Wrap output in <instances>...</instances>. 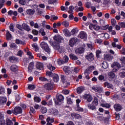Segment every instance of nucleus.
<instances>
[{
  "label": "nucleus",
  "instance_id": "f257e3e1",
  "mask_svg": "<svg viewBox=\"0 0 125 125\" xmlns=\"http://www.w3.org/2000/svg\"><path fill=\"white\" fill-rule=\"evenodd\" d=\"M40 46L42 49H43V50L46 52V54L47 55H50V53L51 52V49H50V48H49V46H48V44L47 43L43 42H42L40 43Z\"/></svg>",
  "mask_w": 125,
  "mask_h": 125
},
{
  "label": "nucleus",
  "instance_id": "f03ea898",
  "mask_svg": "<svg viewBox=\"0 0 125 125\" xmlns=\"http://www.w3.org/2000/svg\"><path fill=\"white\" fill-rule=\"evenodd\" d=\"M97 105H98V98L95 97L92 104L87 105L88 109L92 111H96V106Z\"/></svg>",
  "mask_w": 125,
  "mask_h": 125
},
{
  "label": "nucleus",
  "instance_id": "7ed1b4c3",
  "mask_svg": "<svg viewBox=\"0 0 125 125\" xmlns=\"http://www.w3.org/2000/svg\"><path fill=\"white\" fill-rule=\"evenodd\" d=\"M55 104L56 105H60V103L64 101V96L61 94H57L56 95V99L54 98L53 99Z\"/></svg>",
  "mask_w": 125,
  "mask_h": 125
},
{
  "label": "nucleus",
  "instance_id": "20e7f679",
  "mask_svg": "<svg viewBox=\"0 0 125 125\" xmlns=\"http://www.w3.org/2000/svg\"><path fill=\"white\" fill-rule=\"evenodd\" d=\"M23 113V110L20 106H16L13 109V114L17 116L19 114H22Z\"/></svg>",
  "mask_w": 125,
  "mask_h": 125
},
{
  "label": "nucleus",
  "instance_id": "39448f33",
  "mask_svg": "<svg viewBox=\"0 0 125 125\" xmlns=\"http://www.w3.org/2000/svg\"><path fill=\"white\" fill-rule=\"evenodd\" d=\"M112 68H113V72L115 73H117L119 70V69L121 68V65L119 62H113V63L111 65Z\"/></svg>",
  "mask_w": 125,
  "mask_h": 125
},
{
  "label": "nucleus",
  "instance_id": "423d86ee",
  "mask_svg": "<svg viewBox=\"0 0 125 125\" xmlns=\"http://www.w3.org/2000/svg\"><path fill=\"white\" fill-rule=\"evenodd\" d=\"M54 86V84L52 83H46L44 87L46 90H48V91L50 90H52L53 89V87Z\"/></svg>",
  "mask_w": 125,
  "mask_h": 125
},
{
  "label": "nucleus",
  "instance_id": "0eeeda50",
  "mask_svg": "<svg viewBox=\"0 0 125 125\" xmlns=\"http://www.w3.org/2000/svg\"><path fill=\"white\" fill-rule=\"evenodd\" d=\"M53 39L54 41H55L57 42H58L59 43H61L62 42V41L64 40V39H63V37L60 35H55L53 37Z\"/></svg>",
  "mask_w": 125,
  "mask_h": 125
},
{
  "label": "nucleus",
  "instance_id": "6e6552de",
  "mask_svg": "<svg viewBox=\"0 0 125 125\" xmlns=\"http://www.w3.org/2000/svg\"><path fill=\"white\" fill-rule=\"evenodd\" d=\"M113 108L116 112H120L123 109V105L120 104H115L113 105Z\"/></svg>",
  "mask_w": 125,
  "mask_h": 125
},
{
  "label": "nucleus",
  "instance_id": "1a4fd4ad",
  "mask_svg": "<svg viewBox=\"0 0 125 125\" xmlns=\"http://www.w3.org/2000/svg\"><path fill=\"white\" fill-rule=\"evenodd\" d=\"M85 58L89 62H91V61L94 60V55L92 53H90L85 56Z\"/></svg>",
  "mask_w": 125,
  "mask_h": 125
},
{
  "label": "nucleus",
  "instance_id": "9d476101",
  "mask_svg": "<svg viewBox=\"0 0 125 125\" xmlns=\"http://www.w3.org/2000/svg\"><path fill=\"white\" fill-rule=\"evenodd\" d=\"M49 43L56 49L60 46V43H58V42H57L56 41L52 42L50 40L49 41Z\"/></svg>",
  "mask_w": 125,
  "mask_h": 125
},
{
  "label": "nucleus",
  "instance_id": "9b49d317",
  "mask_svg": "<svg viewBox=\"0 0 125 125\" xmlns=\"http://www.w3.org/2000/svg\"><path fill=\"white\" fill-rule=\"evenodd\" d=\"M8 59L11 63H18L19 62L18 58L13 56H10Z\"/></svg>",
  "mask_w": 125,
  "mask_h": 125
},
{
  "label": "nucleus",
  "instance_id": "f8f14e48",
  "mask_svg": "<svg viewBox=\"0 0 125 125\" xmlns=\"http://www.w3.org/2000/svg\"><path fill=\"white\" fill-rule=\"evenodd\" d=\"M89 27L90 30H92V29H94L95 31H99L100 30V27L97 24L90 23Z\"/></svg>",
  "mask_w": 125,
  "mask_h": 125
},
{
  "label": "nucleus",
  "instance_id": "ddd939ff",
  "mask_svg": "<svg viewBox=\"0 0 125 125\" xmlns=\"http://www.w3.org/2000/svg\"><path fill=\"white\" fill-rule=\"evenodd\" d=\"M71 118L73 119H75V120H80V119H82V116L79 114L73 112L71 114Z\"/></svg>",
  "mask_w": 125,
  "mask_h": 125
},
{
  "label": "nucleus",
  "instance_id": "4468645a",
  "mask_svg": "<svg viewBox=\"0 0 125 125\" xmlns=\"http://www.w3.org/2000/svg\"><path fill=\"white\" fill-rule=\"evenodd\" d=\"M77 42H78V39L75 38H72L69 41V45H70L71 47H73L76 43H77Z\"/></svg>",
  "mask_w": 125,
  "mask_h": 125
},
{
  "label": "nucleus",
  "instance_id": "2eb2a0df",
  "mask_svg": "<svg viewBox=\"0 0 125 125\" xmlns=\"http://www.w3.org/2000/svg\"><path fill=\"white\" fill-rule=\"evenodd\" d=\"M83 52H84V48L83 46L80 47L75 50V53L76 54H82Z\"/></svg>",
  "mask_w": 125,
  "mask_h": 125
},
{
  "label": "nucleus",
  "instance_id": "dca6fc26",
  "mask_svg": "<svg viewBox=\"0 0 125 125\" xmlns=\"http://www.w3.org/2000/svg\"><path fill=\"white\" fill-rule=\"evenodd\" d=\"M83 99L87 100L88 102H91L92 101V96L89 94H86L83 95Z\"/></svg>",
  "mask_w": 125,
  "mask_h": 125
},
{
  "label": "nucleus",
  "instance_id": "f3484780",
  "mask_svg": "<svg viewBox=\"0 0 125 125\" xmlns=\"http://www.w3.org/2000/svg\"><path fill=\"white\" fill-rule=\"evenodd\" d=\"M34 66H35V63L33 62H30L28 67V72L29 73H31L33 72V70H34Z\"/></svg>",
  "mask_w": 125,
  "mask_h": 125
},
{
  "label": "nucleus",
  "instance_id": "a211bd4d",
  "mask_svg": "<svg viewBox=\"0 0 125 125\" xmlns=\"http://www.w3.org/2000/svg\"><path fill=\"white\" fill-rule=\"evenodd\" d=\"M79 37L80 39H86L87 38V34L84 31H81L79 34Z\"/></svg>",
  "mask_w": 125,
  "mask_h": 125
},
{
  "label": "nucleus",
  "instance_id": "6ab92c4d",
  "mask_svg": "<svg viewBox=\"0 0 125 125\" xmlns=\"http://www.w3.org/2000/svg\"><path fill=\"white\" fill-rule=\"evenodd\" d=\"M35 12L36 11H35V9H27L26 10V14L27 15H29V16H32L35 14Z\"/></svg>",
  "mask_w": 125,
  "mask_h": 125
},
{
  "label": "nucleus",
  "instance_id": "aec40b11",
  "mask_svg": "<svg viewBox=\"0 0 125 125\" xmlns=\"http://www.w3.org/2000/svg\"><path fill=\"white\" fill-rule=\"evenodd\" d=\"M10 70H11L13 73H16V72L18 71V66L16 64H13L10 66Z\"/></svg>",
  "mask_w": 125,
  "mask_h": 125
},
{
  "label": "nucleus",
  "instance_id": "412c9836",
  "mask_svg": "<svg viewBox=\"0 0 125 125\" xmlns=\"http://www.w3.org/2000/svg\"><path fill=\"white\" fill-rule=\"evenodd\" d=\"M52 78L55 83H58L59 82V76L58 74L54 73Z\"/></svg>",
  "mask_w": 125,
  "mask_h": 125
},
{
  "label": "nucleus",
  "instance_id": "4be33fe9",
  "mask_svg": "<svg viewBox=\"0 0 125 125\" xmlns=\"http://www.w3.org/2000/svg\"><path fill=\"white\" fill-rule=\"evenodd\" d=\"M113 71V70L112 71L108 72V78L109 79H110V80H114V79L116 78V74Z\"/></svg>",
  "mask_w": 125,
  "mask_h": 125
},
{
  "label": "nucleus",
  "instance_id": "5701e85b",
  "mask_svg": "<svg viewBox=\"0 0 125 125\" xmlns=\"http://www.w3.org/2000/svg\"><path fill=\"white\" fill-rule=\"evenodd\" d=\"M36 68L39 70H42L43 69V63L41 62H37L36 63Z\"/></svg>",
  "mask_w": 125,
  "mask_h": 125
},
{
  "label": "nucleus",
  "instance_id": "b1692460",
  "mask_svg": "<svg viewBox=\"0 0 125 125\" xmlns=\"http://www.w3.org/2000/svg\"><path fill=\"white\" fill-rule=\"evenodd\" d=\"M63 33L65 37H71V32H69L68 29L65 28L63 30Z\"/></svg>",
  "mask_w": 125,
  "mask_h": 125
},
{
  "label": "nucleus",
  "instance_id": "393cba45",
  "mask_svg": "<svg viewBox=\"0 0 125 125\" xmlns=\"http://www.w3.org/2000/svg\"><path fill=\"white\" fill-rule=\"evenodd\" d=\"M104 87H107V88L112 89L113 87V85L109 83L108 82H105L104 83Z\"/></svg>",
  "mask_w": 125,
  "mask_h": 125
},
{
  "label": "nucleus",
  "instance_id": "a878e982",
  "mask_svg": "<svg viewBox=\"0 0 125 125\" xmlns=\"http://www.w3.org/2000/svg\"><path fill=\"white\" fill-rule=\"evenodd\" d=\"M69 58L71 60H73V61H76V60H78V59H79V58H78L76 55L73 53L69 54Z\"/></svg>",
  "mask_w": 125,
  "mask_h": 125
},
{
  "label": "nucleus",
  "instance_id": "bb28decb",
  "mask_svg": "<svg viewBox=\"0 0 125 125\" xmlns=\"http://www.w3.org/2000/svg\"><path fill=\"white\" fill-rule=\"evenodd\" d=\"M22 28L25 30V31H27V32H30L31 29H30V27L28 25L27 23H23L22 24Z\"/></svg>",
  "mask_w": 125,
  "mask_h": 125
},
{
  "label": "nucleus",
  "instance_id": "cd10ccee",
  "mask_svg": "<svg viewBox=\"0 0 125 125\" xmlns=\"http://www.w3.org/2000/svg\"><path fill=\"white\" fill-rule=\"evenodd\" d=\"M32 46L34 49H35V51L36 52H39L40 48L39 47V45H38V44L36 43H34L32 44Z\"/></svg>",
  "mask_w": 125,
  "mask_h": 125
},
{
  "label": "nucleus",
  "instance_id": "c85d7f7f",
  "mask_svg": "<svg viewBox=\"0 0 125 125\" xmlns=\"http://www.w3.org/2000/svg\"><path fill=\"white\" fill-rule=\"evenodd\" d=\"M6 39L7 41H10L12 39V35L8 31L6 33Z\"/></svg>",
  "mask_w": 125,
  "mask_h": 125
},
{
  "label": "nucleus",
  "instance_id": "c756f323",
  "mask_svg": "<svg viewBox=\"0 0 125 125\" xmlns=\"http://www.w3.org/2000/svg\"><path fill=\"white\" fill-rule=\"evenodd\" d=\"M7 101V99L5 97H0V104H4L6 103Z\"/></svg>",
  "mask_w": 125,
  "mask_h": 125
},
{
  "label": "nucleus",
  "instance_id": "7c9ffc66",
  "mask_svg": "<svg viewBox=\"0 0 125 125\" xmlns=\"http://www.w3.org/2000/svg\"><path fill=\"white\" fill-rule=\"evenodd\" d=\"M60 76L62 83L63 84L65 83H66L67 79H66V76L63 74L60 75Z\"/></svg>",
  "mask_w": 125,
  "mask_h": 125
},
{
  "label": "nucleus",
  "instance_id": "2f4dec72",
  "mask_svg": "<svg viewBox=\"0 0 125 125\" xmlns=\"http://www.w3.org/2000/svg\"><path fill=\"white\" fill-rule=\"evenodd\" d=\"M84 90V87L83 86H80L77 88V92L78 94L82 93Z\"/></svg>",
  "mask_w": 125,
  "mask_h": 125
},
{
  "label": "nucleus",
  "instance_id": "473e14b6",
  "mask_svg": "<svg viewBox=\"0 0 125 125\" xmlns=\"http://www.w3.org/2000/svg\"><path fill=\"white\" fill-rule=\"evenodd\" d=\"M94 89L96 92H98L99 93H101L103 91V88L100 87H95Z\"/></svg>",
  "mask_w": 125,
  "mask_h": 125
},
{
  "label": "nucleus",
  "instance_id": "72a5a7b5",
  "mask_svg": "<svg viewBox=\"0 0 125 125\" xmlns=\"http://www.w3.org/2000/svg\"><path fill=\"white\" fill-rule=\"evenodd\" d=\"M104 59L105 60L110 61L113 59V56H112L111 55L107 54L104 56Z\"/></svg>",
  "mask_w": 125,
  "mask_h": 125
},
{
  "label": "nucleus",
  "instance_id": "f704fd0d",
  "mask_svg": "<svg viewBox=\"0 0 125 125\" xmlns=\"http://www.w3.org/2000/svg\"><path fill=\"white\" fill-rule=\"evenodd\" d=\"M57 50H58L59 52L60 53H63L64 51H65V49L64 48V47L63 46H59L57 49Z\"/></svg>",
  "mask_w": 125,
  "mask_h": 125
},
{
  "label": "nucleus",
  "instance_id": "c9c22d12",
  "mask_svg": "<svg viewBox=\"0 0 125 125\" xmlns=\"http://www.w3.org/2000/svg\"><path fill=\"white\" fill-rule=\"evenodd\" d=\"M51 112L53 115H55V116H57L58 115L59 112L58 111V110H57L56 108H52L51 110Z\"/></svg>",
  "mask_w": 125,
  "mask_h": 125
},
{
  "label": "nucleus",
  "instance_id": "e433bc0d",
  "mask_svg": "<svg viewBox=\"0 0 125 125\" xmlns=\"http://www.w3.org/2000/svg\"><path fill=\"white\" fill-rule=\"evenodd\" d=\"M78 32H79L78 28H73L70 32L71 36H72V35H76V34H78Z\"/></svg>",
  "mask_w": 125,
  "mask_h": 125
},
{
  "label": "nucleus",
  "instance_id": "4c0bfd02",
  "mask_svg": "<svg viewBox=\"0 0 125 125\" xmlns=\"http://www.w3.org/2000/svg\"><path fill=\"white\" fill-rule=\"evenodd\" d=\"M41 112L42 114H45L47 112V108L44 106H42L41 108Z\"/></svg>",
  "mask_w": 125,
  "mask_h": 125
},
{
  "label": "nucleus",
  "instance_id": "58836bf2",
  "mask_svg": "<svg viewBox=\"0 0 125 125\" xmlns=\"http://www.w3.org/2000/svg\"><path fill=\"white\" fill-rule=\"evenodd\" d=\"M46 121L47 123H54V118H51V117H48L47 118Z\"/></svg>",
  "mask_w": 125,
  "mask_h": 125
},
{
  "label": "nucleus",
  "instance_id": "ea45409f",
  "mask_svg": "<svg viewBox=\"0 0 125 125\" xmlns=\"http://www.w3.org/2000/svg\"><path fill=\"white\" fill-rule=\"evenodd\" d=\"M54 73H52L51 71H47L46 72V76L49 77V78H52L53 74Z\"/></svg>",
  "mask_w": 125,
  "mask_h": 125
},
{
  "label": "nucleus",
  "instance_id": "a19ab883",
  "mask_svg": "<svg viewBox=\"0 0 125 125\" xmlns=\"http://www.w3.org/2000/svg\"><path fill=\"white\" fill-rule=\"evenodd\" d=\"M4 93H5V89L2 86L0 85V95L4 94Z\"/></svg>",
  "mask_w": 125,
  "mask_h": 125
},
{
  "label": "nucleus",
  "instance_id": "79ce46f5",
  "mask_svg": "<svg viewBox=\"0 0 125 125\" xmlns=\"http://www.w3.org/2000/svg\"><path fill=\"white\" fill-rule=\"evenodd\" d=\"M62 26H64L65 28H68V27H69V22L64 21L62 23Z\"/></svg>",
  "mask_w": 125,
  "mask_h": 125
},
{
  "label": "nucleus",
  "instance_id": "37998d69",
  "mask_svg": "<svg viewBox=\"0 0 125 125\" xmlns=\"http://www.w3.org/2000/svg\"><path fill=\"white\" fill-rule=\"evenodd\" d=\"M102 66L104 69H107V68H108V63L106 62H104L102 63Z\"/></svg>",
  "mask_w": 125,
  "mask_h": 125
},
{
  "label": "nucleus",
  "instance_id": "c03bdc74",
  "mask_svg": "<svg viewBox=\"0 0 125 125\" xmlns=\"http://www.w3.org/2000/svg\"><path fill=\"white\" fill-rule=\"evenodd\" d=\"M47 67L49 70H50V71H54V70H55V67L52 66V64H49Z\"/></svg>",
  "mask_w": 125,
  "mask_h": 125
},
{
  "label": "nucleus",
  "instance_id": "a18cd8bd",
  "mask_svg": "<svg viewBox=\"0 0 125 125\" xmlns=\"http://www.w3.org/2000/svg\"><path fill=\"white\" fill-rule=\"evenodd\" d=\"M66 100H67V104H68V105L69 104L72 105V104H73V101L72 100V99H71V98H69L67 97Z\"/></svg>",
  "mask_w": 125,
  "mask_h": 125
},
{
  "label": "nucleus",
  "instance_id": "49530a36",
  "mask_svg": "<svg viewBox=\"0 0 125 125\" xmlns=\"http://www.w3.org/2000/svg\"><path fill=\"white\" fill-rule=\"evenodd\" d=\"M28 88L29 89V90H34V89L36 88V85L34 84H29L28 86Z\"/></svg>",
  "mask_w": 125,
  "mask_h": 125
},
{
  "label": "nucleus",
  "instance_id": "de8ad7c7",
  "mask_svg": "<svg viewBox=\"0 0 125 125\" xmlns=\"http://www.w3.org/2000/svg\"><path fill=\"white\" fill-rule=\"evenodd\" d=\"M63 70L64 73H69V71H70V67L67 66H64Z\"/></svg>",
  "mask_w": 125,
  "mask_h": 125
},
{
  "label": "nucleus",
  "instance_id": "09e8293b",
  "mask_svg": "<svg viewBox=\"0 0 125 125\" xmlns=\"http://www.w3.org/2000/svg\"><path fill=\"white\" fill-rule=\"evenodd\" d=\"M98 79L101 82H102V81L105 82V81H106V79H105V77H104V76L103 75H99Z\"/></svg>",
  "mask_w": 125,
  "mask_h": 125
},
{
  "label": "nucleus",
  "instance_id": "8fccbe9b",
  "mask_svg": "<svg viewBox=\"0 0 125 125\" xmlns=\"http://www.w3.org/2000/svg\"><path fill=\"white\" fill-rule=\"evenodd\" d=\"M76 110L78 112H83V108L80 107V104H78V105H76Z\"/></svg>",
  "mask_w": 125,
  "mask_h": 125
},
{
  "label": "nucleus",
  "instance_id": "3c124183",
  "mask_svg": "<svg viewBox=\"0 0 125 125\" xmlns=\"http://www.w3.org/2000/svg\"><path fill=\"white\" fill-rule=\"evenodd\" d=\"M74 8L73 6H70L69 7V11H68V13L72 14L73 11H74Z\"/></svg>",
  "mask_w": 125,
  "mask_h": 125
},
{
  "label": "nucleus",
  "instance_id": "603ef678",
  "mask_svg": "<svg viewBox=\"0 0 125 125\" xmlns=\"http://www.w3.org/2000/svg\"><path fill=\"white\" fill-rule=\"evenodd\" d=\"M34 101H35V102H37V103H39L41 102V101H42V99L39 97H35L34 98Z\"/></svg>",
  "mask_w": 125,
  "mask_h": 125
},
{
  "label": "nucleus",
  "instance_id": "864d4df0",
  "mask_svg": "<svg viewBox=\"0 0 125 125\" xmlns=\"http://www.w3.org/2000/svg\"><path fill=\"white\" fill-rule=\"evenodd\" d=\"M29 113H30V115L32 113L35 114V113H36V110L34 109V107H33V106H30Z\"/></svg>",
  "mask_w": 125,
  "mask_h": 125
},
{
  "label": "nucleus",
  "instance_id": "5fc2aeb1",
  "mask_svg": "<svg viewBox=\"0 0 125 125\" xmlns=\"http://www.w3.org/2000/svg\"><path fill=\"white\" fill-rule=\"evenodd\" d=\"M16 97V101L17 102H19L20 101V99H21V97H20V95H18V94H17L15 95Z\"/></svg>",
  "mask_w": 125,
  "mask_h": 125
},
{
  "label": "nucleus",
  "instance_id": "6e6d98bb",
  "mask_svg": "<svg viewBox=\"0 0 125 125\" xmlns=\"http://www.w3.org/2000/svg\"><path fill=\"white\" fill-rule=\"evenodd\" d=\"M63 61L64 63H67V62L69 61V57H68V56H64V58L63 60Z\"/></svg>",
  "mask_w": 125,
  "mask_h": 125
},
{
  "label": "nucleus",
  "instance_id": "4d7b16f0",
  "mask_svg": "<svg viewBox=\"0 0 125 125\" xmlns=\"http://www.w3.org/2000/svg\"><path fill=\"white\" fill-rule=\"evenodd\" d=\"M57 1V0H48V4H54Z\"/></svg>",
  "mask_w": 125,
  "mask_h": 125
},
{
  "label": "nucleus",
  "instance_id": "13d9d810",
  "mask_svg": "<svg viewBox=\"0 0 125 125\" xmlns=\"http://www.w3.org/2000/svg\"><path fill=\"white\" fill-rule=\"evenodd\" d=\"M27 55L29 56L30 59H34V56L32 55V52L30 51L27 52Z\"/></svg>",
  "mask_w": 125,
  "mask_h": 125
},
{
  "label": "nucleus",
  "instance_id": "bf43d9fd",
  "mask_svg": "<svg viewBox=\"0 0 125 125\" xmlns=\"http://www.w3.org/2000/svg\"><path fill=\"white\" fill-rule=\"evenodd\" d=\"M111 21L112 26H113V27H115L116 26V24H117V21H116V20H115V19H112Z\"/></svg>",
  "mask_w": 125,
  "mask_h": 125
},
{
  "label": "nucleus",
  "instance_id": "052dcab7",
  "mask_svg": "<svg viewBox=\"0 0 125 125\" xmlns=\"http://www.w3.org/2000/svg\"><path fill=\"white\" fill-rule=\"evenodd\" d=\"M19 3L21 5H25L26 4V0H19Z\"/></svg>",
  "mask_w": 125,
  "mask_h": 125
},
{
  "label": "nucleus",
  "instance_id": "680f3d73",
  "mask_svg": "<svg viewBox=\"0 0 125 125\" xmlns=\"http://www.w3.org/2000/svg\"><path fill=\"white\" fill-rule=\"evenodd\" d=\"M6 125H13V123H12V121L10 119H7L6 120Z\"/></svg>",
  "mask_w": 125,
  "mask_h": 125
},
{
  "label": "nucleus",
  "instance_id": "e2e57ef3",
  "mask_svg": "<svg viewBox=\"0 0 125 125\" xmlns=\"http://www.w3.org/2000/svg\"><path fill=\"white\" fill-rule=\"evenodd\" d=\"M10 47H11V48H17V47H18V46L15 43H12L10 45Z\"/></svg>",
  "mask_w": 125,
  "mask_h": 125
},
{
  "label": "nucleus",
  "instance_id": "0e129e2a",
  "mask_svg": "<svg viewBox=\"0 0 125 125\" xmlns=\"http://www.w3.org/2000/svg\"><path fill=\"white\" fill-rule=\"evenodd\" d=\"M115 118L116 120H120V113L115 112L114 114Z\"/></svg>",
  "mask_w": 125,
  "mask_h": 125
},
{
  "label": "nucleus",
  "instance_id": "69168bd1",
  "mask_svg": "<svg viewBox=\"0 0 125 125\" xmlns=\"http://www.w3.org/2000/svg\"><path fill=\"white\" fill-rule=\"evenodd\" d=\"M119 76L120 78H125V72L122 71L119 73Z\"/></svg>",
  "mask_w": 125,
  "mask_h": 125
},
{
  "label": "nucleus",
  "instance_id": "338daca9",
  "mask_svg": "<svg viewBox=\"0 0 125 125\" xmlns=\"http://www.w3.org/2000/svg\"><path fill=\"white\" fill-rule=\"evenodd\" d=\"M119 25L122 29L125 28V22H120Z\"/></svg>",
  "mask_w": 125,
  "mask_h": 125
},
{
  "label": "nucleus",
  "instance_id": "774afa93",
  "mask_svg": "<svg viewBox=\"0 0 125 125\" xmlns=\"http://www.w3.org/2000/svg\"><path fill=\"white\" fill-rule=\"evenodd\" d=\"M0 125H5V120L4 119H1L0 120Z\"/></svg>",
  "mask_w": 125,
  "mask_h": 125
}]
</instances>
